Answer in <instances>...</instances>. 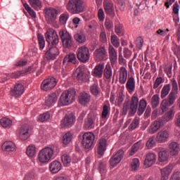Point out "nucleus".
<instances>
[{"instance_id": "1", "label": "nucleus", "mask_w": 180, "mask_h": 180, "mask_svg": "<svg viewBox=\"0 0 180 180\" xmlns=\"http://www.w3.org/2000/svg\"><path fill=\"white\" fill-rule=\"evenodd\" d=\"M146 108L147 101H146V99L142 98L139 102V97L136 94H134L129 101L124 103L122 114L126 115L128 112L129 116H134L137 112L138 116H141L144 113Z\"/></svg>"}, {"instance_id": "2", "label": "nucleus", "mask_w": 180, "mask_h": 180, "mask_svg": "<svg viewBox=\"0 0 180 180\" xmlns=\"http://www.w3.org/2000/svg\"><path fill=\"white\" fill-rule=\"evenodd\" d=\"M45 38L49 46H52L46 52L45 56L47 60H56L58 54H60V51L57 48L58 43H60V39L58 38L57 32L53 28H49L45 33Z\"/></svg>"}, {"instance_id": "3", "label": "nucleus", "mask_w": 180, "mask_h": 180, "mask_svg": "<svg viewBox=\"0 0 180 180\" xmlns=\"http://www.w3.org/2000/svg\"><path fill=\"white\" fill-rule=\"evenodd\" d=\"M170 84L172 85L171 92L168 95L167 98L162 100L160 103V109L162 113L167 112V109L170 106H172V104L175 103L176 98H178L176 96L178 95V82H176V79H175V78L172 79L170 80Z\"/></svg>"}, {"instance_id": "4", "label": "nucleus", "mask_w": 180, "mask_h": 180, "mask_svg": "<svg viewBox=\"0 0 180 180\" xmlns=\"http://www.w3.org/2000/svg\"><path fill=\"white\" fill-rule=\"evenodd\" d=\"M66 9L71 15H79L85 12V4L83 0H68Z\"/></svg>"}, {"instance_id": "5", "label": "nucleus", "mask_w": 180, "mask_h": 180, "mask_svg": "<svg viewBox=\"0 0 180 180\" xmlns=\"http://www.w3.org/2000/svg\"><path fill=\"white\" fill-rule=\"evenodd\" d=\"M75 101V91L74 90H66L62 93L58 101V106H68Z\"/></svg>"}, {"instance_id": "6", "label": "nucleus", "mask_w": 180, "mask_h": 180, "mask_svg": "<svg viewBox=\"0 0 180 180\" xmlns=\"http://www.w3.org/2000/svg\"><path fill=\"white\" fill-rule=\"evenodd\" d=\"M54 157V149L51 147L42 148L38 153V161L41 164H47Z\"/></svg>"}, {"instance_id": "7", "label": "nucleus", "mask_w": 180, "mask_h": 180, "mask_svg": "<svg viewBox=\"0 0 180 180\" xmlns=\"http://www.w3.org/2000/svg\"><path fill=\"white\" fill-rule=\"evenodd\" d=\"M58 16V11L53 8H49L45 9V18L49 25L53 26L54 27H58L56 19Z\"/></svg>"}, {"instance_id": "8", "label": "nucleus", "mask_w": 180, "mask_h": 180, "mask_svg": "<svg viewBox=\"0 0 180 180\" xmlns=\"http://www.w3.org/2000/svg\"><path fill=\"white\" fill-rule=\"evenodd\" d=\"M64 49H71L72 47V36L67 30H62L59 32Z\"/></svg>"}, {"instance_id": "9", "label": "nucleus", "mask_w": 180, "mask_h": 180, "mask_svg": "<svg viewBox=\"0 0 180 180\" xmlns=\"http://www.w3.org/2000/svg\"><path fill=\"white\" fill-rule=\"evenodd\" d=\"M30 71H32V66L29 67L27 69H25V70L14 72L11 75L5 74L0 79V82L4 84V82H6V81H8V79H11V78H14L15 79H17V78H20V77H23V75H25L26 72H30Z\"/></svg>"}, {"instance_id": "10", "label": "nucleus", "mask_w": 180, "mask_h": 180, "mask_svg": "<svg viewBox=\"0 0 180 180\" xmlns=\"http://www.w3.org/2000/svg\"><path fill=\"white\" fill-rule=\"evenodd\" d=\"M77 57L81 63H86L89 61L91 54L89 49L86 46H81L77 51Z\"/></svg>"}, {"instance_id": "11", "label": "nucleus", "mask_w": 180, "mask_h": 180, "mask_svg": "<svg viewBox=\"0 0 180 180\" xmlns=\"http://www.w3.org/2000/svg\"><path fill=\"white\" fill-rule=\"evenodd\" d=\"M73 77L76 78L79 82H86L89 79V76L85 72V69L82 66H79L75 72Z\"/></svg>"}, {"instance_id": "12", "label": "nucleus", "mask_w": 180, "mask_h": 180, "mask_svg": "<svg viewBox=\"0 0 180 180\" xmlns=\"http://www.w3.org/2000/svg\"><path fill=\"white\" fill-rule=\"evenodd\" d=\"M95 141V135L91 132H87L84 134L82 144L83 147L88 150L94 146V141Z\"/></svg>"}, {"instance_id": "13", "label": "nucleus", "mask_w": 180, "mask_h": 180, "mask_svg": "<svg viewBox=\"0 0 180 180\" xmlns=\"http://www.w3.org/2000/svg\"><path fill=\"white\" fill-rule=\"evenodd\" d=\"M57 85V81L56 80V78L51 77L44 79L41 84V91H44L45 92H47V91H51V89H53Z\"/></svg>"}, {"instance_id": "14", "label": "nucleus", "mask_w": 180, "mask_h": 180, "mask_svg": "<svg viewBox=\"0 0 180 180\" xmlns=\"http://www.w3.org/2000/svg\"><path fill=\"white\" fill-rule=\"evenodd\" d=\"M31 134L32 130L30 129V127H29V125L24 124L20 128L18 136L20 140H22L23 141L27 140V139L30 137Z\"/></svg>"}, {"instance_id": "15", "label": "nucleus", "mask_w": 180, "mask_h": 180, "mask_svg": "<svg viewBox=\"0 0 180 180\" xmlns=\"http://www.w3.org/2000/svg\"><path fill=\"white\" fill-rule=\"evenodd\" d=\"M58 100V96L56 93H52L46 97L45 103L44 104V109H50Z\"/></svg>"}, {"instance_id": "16", "label": "nucleus", "mask_w": 180, "mask_h": 180, "mask_svg": "<svg viewBox=\"0 0 180 180\" xmlns=\"http://www.w3.org/2000/svg\"><path fill=\"white\" fill-rule=\"evenodd\" d=\"M124 154V151L122 149H120L115 155H114L110 159V165L111 167H116L120 161H122V158H123V155Z\"/></svg>"}, {"instance_id": "17", "label": "nucleus", "mask_w": 180, "mask_h": 180, "mask_svg": "<svg viewBox=\"0 0 180 180\" xmlns=\"http://www.w3.org/2000/svg\"><path fill=\"white\" fill-rule=\"evenodd\" d=\"M25 94V86L20 83L15 84L11 90L12 96H22Z\"/></svg>"}, {"instance_id": "18", "label": "nucleus", "mask_w": 180, "mask_h": 180, "mask_svg": "<svg viewBox=\"0 0 180 180\" xmlns=\"http://www.w3.org/2000/svg\"><path fill=\"white\" fill-rule=\"evenodd\" d=\"M108 147V140L105 138H101L97 143V153L98 155H103L106 148Z\"/></svg>"}, {"instance_id": "19", "label": "nucleus", "mask_w": 180, "mask_h": 180, "mask_svg": "<svg viewBox=\"0 0 180 180\" xmlns=\"http://www.w3.org/2000/svg\"><path fill=\"white\" fill-rule=\"evenodd\" d=\"M75 123V116L72 114L67 115L61 120L60 124L63 127H71Z\"/></svg>"}, {"instance_id": "20", "label": "nucleus", "mask_w": 180, "mask_h": 180, "mask_svg": "<svg viewBox=\"0 0 180 180\" xmlns=\"http://www.w3.org/2000/svg\"><path fill=\"white\" fill-rule=\"evenodd\" d=\"M103 6L105 13L110 16H115V7L112 0H104Z\"/></svg>"}, {"instance_id": "21", "label": "nucleus", "mask_w": 180, "mask_h": 180, "mask_svg": "<svg viewBox=\"0 0 180 180\" xmlns=\"http://www.w3.org/2000/svg\"><path fill=\"white\" fill-rule=\"evenodd\" d=\"M169 139V132L167 130H161L157 133L156 141L158 143H166Z\"/></svg>"}, {"instance_id": "22", "label": "nucleus", "mask_w": 180, "mask_h": 180, "mask_svg": "<svg viewBox=\"0 0 180 180\" xmlns=\"http://www.w3.org/2000/svg\"><path fill=\"white\" fill-rule=\"evenodd\" d=\"M157 160V155L154 153H149L146 154L145 160H144V165L147 167H152L155 164V161Z\"/></svg>"}, {"instance_id": "23", "label": "nucleus", "mask_w": 180, "mask_h": 180, "mask_svg": "<svg viewBox=\"0 0 180 180\" xmlns=\"http://www.w3.org/2000/svg\"><path fill=\"white\" fill-rule=\"evenodd\" d=\"M94 58H96V60L97 61H102V60H105V58L106 57V49H105V47L101 46L98 49H97L94 53Z\"/></svg>"}, {"instance_id": "24", "label": "nucleus", "mask_w": 180, "mask_h": 180, "mask_svg": "<svg viewBox=\"0 0 180 180\" xmlns=\"http://www.w3.org/2000/svg\"><path fill=\"white\" fill-rule=\"evenodd\" d=\"M118 81L121 85H124L127 81V69L124 67H121L119 70Z\"/></svg>"}, {"instance_id": "25", "label": "nucleus", "mask_w": 180, "mask_h": 180, "mask_svg": "<svg viewBox=\"0 0 180 180\" xmlns=\"http://www.w3.org/2000/svg\"><path fill=\"white\" fill-rule=\"evenodd\" d=\"M108 54L111 65H115L117 63V51L113 46H109Z\"/></svg>"}, {"instance_id": "26", "label": "nucleus", "mask_w": 180, "mask_h": 180, "mask_svg": "<svg viewBox=\"0 0 180 180\" xmlns=\"http://www.w3.org/2000/svg\"><path fill=\"white\" fill-rule=\"evenodd\" d=\"M174 167L172 165H168L163 169H160L162 180H168L169 178V175H171V172H172Z\"/></svg>"}, {"instance_id": "27", "label": "nucleus", "mask_w": 180, "mask_h": 180, "mask_svg": "<svg viewBox=\"0 0 180 180\" xmlns=\"http://www.w3.org/2000/svg\"><path fill=\"white\" fill-rule=\"evenodd\" d=\"M125 86L129 94H131L136 89V79L134 77L131 76L128 77Z\"/></svg>"}, {"instance_id": "28", "label": "nucleus", "mask_w": 180, "mask_h": 180, "mask_svg": "<svg viewBox=\"0 0 180 180\" xmlns=\"http://www.w3.org/2000/svg\"><path fill=\"white\" fill-rule=\"evenodd\" d=\"M61 162L58 160H54L49 164V170L51 174H58L61 171Z\"/></svg>"}, {"instance_id": "29", "label": "nucleus", "mask_w": 180, "mask_h": 180, "mask_svg": "<svg viewBox=\"0 0 180 180\" xmlns=\"http://www.w3.org/2000/svg\"><path fill=\"white\" fill-rule=\"evenodd\" d=\"M3 151H6L7 153H13L16 151V145L12 141H6L2 145Z\"/></svg>"}, {"instance_id": "30", "label": "nucleus", "mask_w": 180, "mask_h": 180, "mask_svg": "<svg viewBox=\"0 0 180 180\" xmlns=\"http://www.w3.org/2000/svg\"><path fill=\"white\" fill-rule=\"evenodd\" d=\"M162 123V121L161 120H156L150 124L149 128L148 129V131L150 134H154V133H156V131H158L161 128V124Z\"/></svg>"}, {"instance_id": "31", "label": "nucleus", "mask_w": 180, "mask_h": 180, "mask_svg": "<svg viewBox=\"0 0 180 180\" xmlns=\"http://www.w3.org/2000/svg\"><path fill=\"white\" fill-rule=\"evenodd\" d=\"M91 102V95L86 92H82L79 96V103L81 105H87Z\"/></svg>"}, {"instance_id": "32", "label": "nucleus", "mask_w": 180, "mask_h": 180, "mask_svg": "<svg viewBox=\"0 0 180 180\" xmlns=\"http://www.w3.org/2000/svg\"><path fill=\"white\" fill-rule=\"evenodd\" d=\"M105 68V63H99L98 65H96L94 70V75L97 78H102L103 75V70Z\"/></svg>"}, {"instance_id": "33", "label": "nucleus", "mask_w": 180, "mask_h": 180, "mask_svg": "<svg viewBox=\"0 0 180 180\" xmlns=\"http://www.w3.org/2000/svg\"><path fill=\"white\" fill-rule=\"evenodd\" d=\"M70 63H71L72 64H77V56L75 53H70L65 56L63 61L64 65H65L66 64H70Z\"/></svg>"}, {"instance_id": "34", "label": "nucleus", "mask_w": 180, "mask_h": 180, "mask_svg": "<svg viewBox=\"0 0 180 180\" xmlns=\"http://www.w3.org/2000/svg\"><path fill=\"white\" fill-rule=\"evenodd\" d=\"M103 74L106 79H112L113 72L112 71V66H110V63H107L105 67L104 66V71H103Z\"/></svg>"}, {"instance_id": "35", "label": "nucleus", "mask_w": 180, "mask_h": 180, "mask_svg": "<svg viewBox=\"0 0 180 180\" xmlns=\"http://www.w3.org/2000/svg\"><path fill=\"white\" fill-rule=\"evenodd\" d=\"M169 150L171 155H177L179 153V144L176 142H172L169 145Z\"/></svg>"}, {"instance_id": "36", "label": "nucleus", "mask_w": 180, "mask_h": 180, "mask_svg": "<svg viewBox=\"0 0 180 180\" xmlns=\"http://www.w3.org/2000/svg\"><path fill=\"white\" fill-rule=\"evenodd\" d=\"M170 91H171V84L164 85L160 93L161 99H164V98H166L167 96H168V94H169Z\"/></svg>"}, {"instance_id": "37", "label": "nucleus", "mask_w": 180, "mask_h": 180, "mask_svg": "<svg viewBox=\"0 0 180 180\" xmlns=\"http://www.w3.org/2000/svg\"><path fill=\"white\" fill-rule=\"evenodd\" d=\"M175 115V112L174 110L169 109L164 115H163V122H169L174 119V116Z\"/></svg>"}, {"instance_id": "38", "label": "nucleus", "mask_w": 180, "mask_h": 180, "mask_svg": "<svg viewBox=\"0 0 180 180\" xmlns=\"http://www.w3.org/2000/svg\"><path fill=\"white\" fill-rule=\"evenodd\" d=\"M28 4H30L32 8H34L35 11H39L41 8V1L40 0H28Z\"/></svg>"}, {"instance_id": "39", "label": "nucleus", "mask_w": 180, "mask_h": 180, "mask_svg": "<svg viewBox=\"0 0 180 180\" xmlns=\"http://www.w3.org/2000/svg\"><path fill=\"white\" fill-rule=\"evenodd\" d=\"M143 144V142L141 141H139L136 143H135L129 151V155H134L137 151L140 149V147H141V145Z\"/></svg>"}, {"instance_id": "40", "label": "nucleus", "mask_w": 180, "mask_h": 180, "mask_svg": "<svg viewBox=\"0 0 180 180\" xmlns=\"http://www.w3.org/2000/svg\"><path fill=\"white\" fill-rule=\"evenodd\" d=\"M26 154L30 158L34 157V155H36V146L31 144L27 146Z\"/></svg>"}, {"instance_id": "41", "label": "nucleus", "mask_w": 180, "mask_h": 180, "mask_svg": "<svg viewBox=\"0 0 180 180\" xmlns=\"http://www.w3.org/2000/svg\"><path fill=\"white\" fill-rule=\"evenodd\" d=\"M160 105V96L158 94H155L151 98V106L153 109H155V108L158 107Z\"/></svg>"}, {"instance_id": "42", "label": "nucleus", "mask_w": 180, "mask_h": 180, "mask_svg": "<svg viewBox=\"0 0 180 180\" xmlns=\"http://www.w3.org/2000/svg\"><path fill=\"white\" fill-rule=\"evenodd\" d=\"M139 168H140V160L138 158L132 159L131 162V169L132 171H139Z\"/></svg>"}, {"instance_id": "43", "label": "nucleus", "mask_w": 180, "mask_h": 180, "mask_svg": "<svg viewBox=\"0 0 180 180\" xmlns=\"http://www.w3.org/2000/svg\"><path fill=\"white\" fill-rule=\"evenodd\" d=\"M159 161L160 162H165L168 161V153H167V150H161L159 152Z\"/></svg>"}, {"instance_id": "44", "label": "nucleus", "mask_w": 180, "mask_h": 180, "mask_svg": "<svg viewBox=\"0 0 180 180\" xmlns=\"http://www.w3.org/2000/svg\"><path fill=\"white\" fill-rule=\"evenodd\" d=\"M75 39L78 43H85L86 37L85 36V34L80 32L75 35Z\"/></svg>"}, {"instance_id": "45", "label": "nucleus", "mask_w": 180, "mask_h": 180, "mask_svg": "<svg viewBox=\"0 0 180 180\" xmlns=\"http://www.w3.org/2000/svg\"><path fill=\"white\" fill-rule=\"evenodd\" d=\"M0 124L2 127H11L12 126V120H9V118L4 117L1 119Z\"/></svg>"}, {"instance_id": "46", "label": "nucleus", "mask_w": 180, "mask_h": 180, "mask_svg": "<svg viewBox=\"0 0 180 180\" xmlns=\"http://www.w3.org/2000/svg\"><path fill=\"white\" fill-rule=\"evenodd\" d=\"M38 44L39 46V49L43 50L46 46V41L44 40V37L41 34H38Z\"/></svg>"}, {"instance_id": "47", "label": "nucleus", "mask_w": 180, "mask_h": 180, "mask_svg": "<svg viewBox=\"0 0 180 180\" xmlns=\"http://www.w3.org/2000/svg\"><path fill=\"white\" fill-rule=\"evenodd\" d=\"M23 6L25 9L28 12L29 15L35 19L36 18V12L33 9H32L31 6L27 4V3H23Z\"/></svg>"}, {"instance_id": "48", "label": "nucleus", "mask_w": 180, "mask_h": 180, "mask_svg": "<svg viewBox=\"0 0 180 180\" xmlns=\"http://www.w3.org/2000/svg\"><path fill=\"white\" fill-rule=\"evenodd\" d=\"M115 33L118 35V36H123V34H124V31H123V25L117 22L115 24Z\"/></svg>"}, {"instance_id": "49", "label": "nucleus", "mask_w": 180, "mask_h": 180, "mask_svg": "<svg viewBox=\"0 0 180 180\" xmlns=\"http://www.w3.org/2000/svg\"><path fill=\"white\" fill-rule=\"evenodd\" d=\"M72 140V134L70 132L66 133L63 138V143L65 145L70 144Z\"/></svg>"}, {"instance_id": "50", "label": "nucleus", "mask_w": 180, "mask_h": 180, "mask_svg": "<svg viewBox=\"0 0 180 180\" xmlns=\"http://www.w3.org/2000/svg\"><path fill=\"white\" fill-rule=\"evenodd\" d=\"M111 43L114 47L117 49L119 46H120V39H119V37L116 35H112L111 36Z\"/></svg>"}, {"instance_id": "51", "label": "nucleus", "mask_w": 180, "mask_h": 180, "mask_svg": "<svg viewBox=\"0 0 180 180\" xmlns=\"http://www.w3.org/2000/svg\"><path fill=\"white\" fill-rule=\"evenodd\" d=\"M70 18V14L62 13L59 17V22L61 25H65Z\"/></svg>"}, {"instance_id": "52", "label": "nucleus", "mask_w": 180, "mask_h": 180, "mask_svg": "<svg viewBox=\"0 0 180 180\" xmlns=\"http://www.w3.org/2000/svg\"><path fill=\"white\" fill-rule=\"evenodd\" d=\"M50 119V114L49 112H46L45 113H43L39 116L38 120L39 122H46Z\"/></svg>"}, {"instance_id": "53", "label": "nucleus", "mask_w": 180, "mask_h": 180, "mask_svg": "<svg viewBox=\"0 0 180 180\" xmlns=\"http://www.w3.org/2000/svg\"><path fill=\"white\" fill-rule=\"evenodd\" d=\"M91 92L94 96L99 95V86L97 84H93L91 87Z\"/></svg>"}, {"instance_id": "54", "label": "nucleus", "mask_w": 180, "mask_h": 180, "mask_svg": "<svg viewBox=\"0 0 180 180\" xmlns=\"http://www.w3.org/2000/svg\"><path fill=\"white\" fill-rule=\"evenodd\" d=\"M62 162L63 163V165L67 167V165L71 162V158H70V155L68 154H64L62 155Z\"/></svg>"}, {"instance_id": "55", "label": "nucleus", "mask_w": 180, "mask_h": 180, "mask_svg": "<svg viewBox=\"0 0 180 180\" xmlns=\"http://www.w3.org/2000/svg\"><path fill=\"white\" fill-rule=\"evenodd\" d=\"M146 147L148 149H151L153 147H155V141H154V137H150L146 142Z\"/></svg>"}, {"instance_id": "56", "label": "nucleus", "mask_w": 180, "mask_h": 180, "mask_svg": "<svg viewBox=\"0 0 180 180\" xmlns=\"http://www.w3.org/2000/svg\"><path fill=\"white\" fill-rule=\"evenodd\" d=\"M164 82L162 77H157L153 84V89H157Z\"/></svg>"}, {"instance_id": "57", "label": "nucleus", "mask_w": 180, "mask_h": 180, "mask_svg": "<svg viewBox=\"0 0 180 180\" xmlns=\"http://www.w3.org/2000/svg\"><path fill=\"white\" fill-rule=\"evenodd\" d=\"M143 44H144V39H143L141 37H137L136 41V46L137 47V49H139V50H141V48L143 47Z\"/></svg>"}, {"instance_id": "58", "label": "nucleus", "mask_w": 180, "mask_h": 180, "mask_svg": "<svg viewBox=\"0 0 180 180\" xmlns=\"http://www.w3.org/2000/svg\"><path fill=\"white\" fill-rule=\"evenodd\" d=\"M108 113H109V107L107 105H104L103 108V111L101 113L102 119H106V117H108Z\"/></svg>"}, {"instance_id": "59", "label": "nucleus", "mask_w": 180, "mask_h": 180, "mask_svg": "<svg viewBox=\"0 0 180 180\" xmlns=\"http://www.w3.org/2000/svg\"><path fill=\"white\" fill-rule=\"evenodd\" d=\"M100 40L101 43H106V41H108V37L106 36V32H105V30H102L100 33Z\"/></svg>"}, {"instance_id": "60", "label": "nucleus", "mask_w": 180, "mask_h": 180, "mask_svg": "<svg viewBox=\"0 0 180 180\" xmlns=\"http://www.w3.org/2000/svg\"><path fill=\"white\" fill-rule=\"evenodd\" d=\"M37 176V174L34 172H32L30 173H28L25 176L24 180H34V178Z\"/></svg>"}, {"instance_id": "61", "label": "nucleus", "mask_w": 180, "mask_h": 180, "mask_svg": "<svg viewBox=\"0 0 180 180\" xmlns=\"http://www.w3.org/2000/svg\"><path fill=\"white\" fill-rule=\"evenodd\" d=\"M139 121L138 119H134L132 122L131 123V124L129 125V128L131 129V130H134V129L137 128V126H139Z\"/></svg>"}, {"instance_id": "62", "label": "nucleus", "mask_w": 180, "mask_h": 180, "mask_svg": "<svg viewBox=\"0 0 180 180\" xmlns=\"http://www.w3.org/2000/svg\"><path fill=\"white\" fill-rule=\"evenodd\" d=\"M105 26L108 30H112V29H113V22H112L110 20L106 19L105 22Z\"/></svg>"}, {"instance_id": "63", "label": "nucleus", "mask_w": 180, "mask_h": 180, "mask_svg": "<svg viewBox=\"0 0 180 180\" xmlns=\"http://www.w3.org/2000/svg\"><path fill=\"white\" fill-rule=\"evenodd\" d=\"M86 127L87 129H92V124H94V119L89 117L85 122Z\"/></svg>"}, {"instance_id": "64", "label": "nucleus", "mask_w": 180, "mask_h": 180, "mask_svg": "<svg viewBox=\"0 0 180 180\" xmlns=\"http://www.w3.org/2000/svg\"><path fill=\"white\" fill-rule=\"evenodd\" d=\"M118 63H119L120 65H126L127 61L124 59V58H123V55H122V53L119 54Z\"/></svg>"}]
</instances>
